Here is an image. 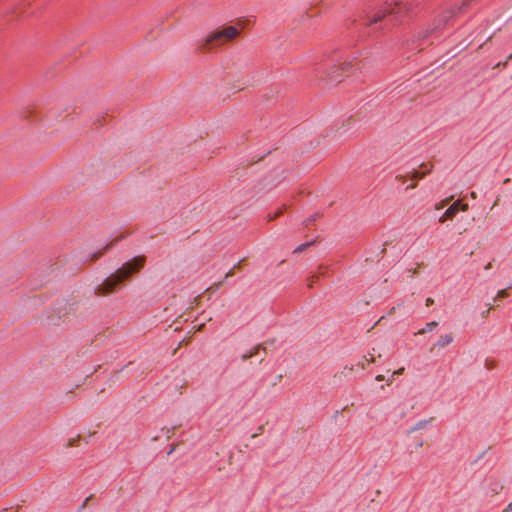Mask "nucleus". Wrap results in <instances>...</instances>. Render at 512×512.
I'll return each instance as SVG.
<instances>
[{
    "label": "nucleus",
    "instance_id": "f257e3e1",
    "mask_svg": "<svg viewBox=\"0 0 512 512\" xmlns=\"http://www.w3.org/2000/svg\"><path fill=\"white\" fill-rule=\"evenodd\" d=\"M144 262L145 258L138 256L124 263L114 273L95 286L94 294L103 297L116 293L121 288V283L132 274L137 273L144 266Z\"/></svg>",
    "mask_w": 512,
    "mask_h": 512
},
{
    "label": "nucleus",
    "instance_id": "f03ea898",
    "mask_svg": "<svg viewBox=\"0 0 512 512\" xmlns=\"http://www.w3.org/2000/svg\"><path fill=\"white\" fill-rule=\"evenodd\" d=\"M238 34L239 30L234 26H227L221 30H215L205 37L200 47L203 50H211L234 39Z\"/></svg>",
    "mask_w": 512,
    "mask_h": 512
},
{
    "label": "nucleus",
    "instance_id": "7ed1b4c3",
    "mask_svg": "<svg viewBox=\"0 0 512 512\" xmlns=\"http://www.w3.org/2000/svg\"><path fill=\"white\" fill-rule=\"evenodd\" d=\"M407 10L406 4H403L401 1L395 0L393 2H387L382 9L377 11L375 15L370 18L368 24L371 25L381 21L386 15H394Z\"/></svg>",
    "mask_w": 512,
    "mask_h": 512
},
{
    "label": "nucleus",
    "instance_id": "20e7f679",
    "mask_svg": "<svg viewBox=\"0 0 512 512\" xmlns=\"http://www.w3.org/2000/svg\"><path fill=\"white\" fill-rule=\"evenodd\" d=\"M453 16V11L449 10L437 17L433 22L432 28H426L420 30L413 38L412 42H416L419 40L426 39L433 31L440 29L442 26H444L448 20Z\"/></svg>",
    "mask_w": 512,
    "mask_h": 512
},
{
    "label": "nucleus",
    "instance_id": "39448f33",
    "mask_svg": "<svg viewBox=\"0 0 512 512\" xmlns=\"http://www.w3.org/2000/svg\"><path fill=\"white\" fill-rule=\"evenodd\" d=\"M468 208V204H461L460 201L457 200L448 207L445 213L440 217L439 222L444 223L446 220L453 219L459 210L467 211Z\"/></svg>",
    "mask_w": 512,
    "mask_h": 512
},
{
    "label": "nucleus",
    "instance_id": "423d86ee",
    "mask_svg": "<svg viewBox=\"0 0 512 512\" xmlns=\"http://www.w3.org/2000/svg\"><path fill=\"white\" fill-rule=\"evenodd\" d=\"M81 306H82L81 303L78 301L68 304V306L66 308L67 311L64 314L63 322H69L74 318H79V317L84 316V312L79 311Z\"/></svg>",
    "mask_w": 512,
    "mask_h": 512
},
{
    "label": "nucleus",
    "instance_id": "0eeeda50",
    "mask_svg": "<svg viewBox=\"0 0 512 512\" xmlns=\"http://www.w3.org/2000/svg\"><path fill=\"white\" fill-rule=\"evenodd\" d=\"M453 340L454 336L452 333L440 335L437 341L431 346L430 352H433L435 349H444L445 347L449 346L453 342Z\"/></svg>",
    "mask_w": 512,
    "mask_h": 512
},
{
    "label": "nucleus",
    "instance_id": "6e6552de",
    "mask_svg": "<svg viewBox=\"0 0 512 512\" xmlns=\"http://www.w3.org/2000/svg\"><path fill=\"white\" fill-rule=\"evenodd\" d=\"M428 172L429 171H413L410 176L411 183L410 185H407L406 190L415 188L417 186V181L424 178Z\"/></svg>",
    "mask_w": 512,
    "mask_h": 512
},
{
    "label": "nucleus",
    "instance_id": "1a4fd4ad",
    "mask_svg": "<svg viewBox=\"0 0 512 512\" xmlns=\"http://www.w3.org/2000/svg\"><path fill=\"white\" fill-rule=\"evenodd\" d=\"M351 66L350 63H345L342 67H341V70L342 71H346L349 67ZM334 70L332 72L329 73V77H330V80L333 81V82H338L339 81V76H340V73H338V71L340 70V68H333Z\"/></svg>",
    "mask_w": 512,
    "mask_h": 512
},
{
    "label": "nucleus",
    "instance_id": "9d476101",
    "mask_svg": "<svg viewBox=\"0 0 512 512\" xmlns=\"http://www.w3.org/2000/svg\"><path fill=\"white\" fill-rule=\"evenodd\" d=\"M438 325L439 324L436 321L428 322L422 329H420L418 332H416L415 335H423V334L432 332L435 328L438 327Z\"/></svg>",
    "mask_w": 512,
    "mask_h": 512
},
{
    "label": "nucleus",
    "instance_id": "9b49d317",
    "mask_svg": "<svg viewBox=\"0 0 512 512\" xmlns=\"http://www.w3.org/2000/svg\"><path fill=\"white\" fill-rule=\"evenodd\" d=\"M429 421L428 420H420L413 427L410 428L409 433L416 432L418 430H423L427 427Z\"/></svg>",
    "mask_w": 512,
    "mask_h": 512
},
{
    "label": "nucleus",
    "instance_id": "f8f14e48",
    "mask_svg": "<svg viewBox=\"0 0 512 512\" xmlns=\"http://www.w3.org/2000/svg\"><path fill=\"white\" fill-rule=\"evenodd\" d=\"M258 351H259V346H256V347H254L250 352H248V353H246V354H243V355H242V359H243V360H246V359H248V358H251V357H253L254 355H256V354L258 353Z\"/></svg>",
    "mask_w": 512,
    "mask_h": 512
},
{
    "label": "nucleus",
    "instance_id": "ddd939ff",
    "mask_svg": "<svg viewBox=\"0 0 512 512\" xmlns=\"http://www.w3.org/2000/svg\"><path fill=\"white\" fill-rule=\"evenodd\" d=\"M452 199V197L450 198H446L440 202H438L436 205H435V209L436 210H440V209H443L449 202L450 200Z\"/></svg>",
    "mask_w": 512,
    "mask_h": 512
},
{
    "label": "nucleus",
    "instance_id": "4468645a",
    "mask_svg": "<svg viewBox=\"0 0 512 512\" xmlns=\"http://www.w3.org/2000/svg\"><path fill=\"white\" fill-rule=\"evenodd\" d=\"M508 296V293H507V290L506 289H501L497 292L496 296L494 297V301H497L501 298H505Z\"/></svg>",
    "mask_w": 512,
    "mask_h": 512
},
{
    "label": "nucleus",
    "instance_id": "2eb2a0df",
    "mask_svg": "<svg viewBox=\"0 0 512 512\" xmlns=\"http://www.w3.org/2000/svg\"><path fill=\"white\" fill-rule=\"evenodd\" d=\"M512 60V53L510 55H508V57L506 58V60H503V62H499L495 65L494 68H499V67H506L507 66V63Z\"/></svg>",
    "mask_w": 512,
    "mask_h": 512
},
{
    "label": "nucleus",
    "instance_id": "dca6fc26",
    "mask_svg": "<svg viewBox=\"0 0 512 512\" xmlns=\"http://www.w3.org/2000/svg\"><path fill=\"white\" fill-rule=\"evenodd\" d=\"M310 245H311L310 242L309 243H305V244H301L297 248H295L294 253H300V252L304 251Z\"/></svg>",
    "mask_w": 512,
    "mask_h": 512
},
{
    "label": "nucleus",
    "instance_id": "f3484780",
    "mask_svg": "<svg viewBox=\"0 0 512 512\" xmlns=\"http://www.w3.org/2000/svg\"><path fill=\"white\" fill-rule=\"evenodd\" d=\"M103 254L102 251H98L96 253H92L89 255L91 261L97 260Z\"/></svg>",
    "mask_w": 512,
    "mask_h": 512
},
{
    "label": "nucleus",
    "instance_id": "a211bd4d",
    "mask_svg": "<svg viewBox=\"0 0 512 512\" xmlns=\"http://www.w3.org/2000/svg\"><path fill=\"white\" fill-rule=\"evenodd\" d=\"M408 175H398L396 179L400 181L401 183L405 184L408 180Z\"/></svg>",
    "mask_w": 512,
    "mask_h": 512
},
{
    "label": "nucleus",
    "instance_id": "6ab92c4d",
    "mask_svg": "<svg viewBox=\"0 0 512 512\" xmlns=\"http://www.w3.org/2000/svg\"><path fill=\"white\" fill-rule=\"evenodd\" d=\"M282 214V210H278L277 212H275L273 215H269L268 216V220L271 221L275 218H277L278 216H280Z\"/></svg>",
    "mask_w": 512,
    "mask_h": 512
},
{
    "label": "nucleus",
    "instance_id": "aec40b11",
    "mask_svg": "<svg viewBox=\"0 0 512 512\" xmlns=\"http://www.w3.org/2000/svg\"><path fill=\"white\" fill-rule=\"evenodd\" d=\"M317 280H318V277H317V276H315V275H314V276H312V277H310V278H309L308 286H309V287H313L314 283H316V282H317Z\"/></svg>",
    "mask_w": 512,
    "mask_h": 512
},
{
    "label": "nucleus",
    "instance_id": "412c9836",
    "mask_svg": "<svg viewBox=\"0 0 512 512\" xmlns=\"http://www.w3.org/2000/svg\"><path fill=\"white\" fill-rule=\"evenodd\" d=\"M503 487L498 483H495V487L492 489L493 494H498Z\"/></svg>",
    "mask_w": 512,
    "mask_h": 512
},
{
    "label": "nucleus",
    "instance_id": "4be33fe9",
    "mask_svg": "<svg viewBox=\"0 0 512 512\" xmlns=\"http://www.w3.org/2000/svg\"><path fill=\"white\" fill-rule=\"evenodd\" d=\"M404 372V368H400L398 370H395L393 373H392V378H395V376L397 375H401L402 373Z\"/></svg>",
    "mask_w": 512,
    "mask_h": 512
},
{
    "label": "nucleus",
    "instance_id": "5701e85b",
    "mask_svg": "<svg viewBox=\"0 0 512 512\" xmlns=\"http://www.w3.org/2000/svg\"><path fill=\"white\" fill-rule=\"evenodd\" d=\"M501 512H512V502L509 503Z\"/></svg>",
    "mask_w": 512,
    "mask_h": 512
},
{
    "label": "nucleus",
    "instance_id": "b1692460",
    "mask_svg": "<svg viewBox=\"0 0 512 512\" xmlns=\"http://www.w3.org/2000/svg\"><path fill=\"white\" fill-rule=\"evenodd\" d=\"M492 308H493V306L489 305L488 309L486 311L482 312V317H487Z\"/></svg>",
    "mask_w": 512,
    "mask_h": 512
},
{
    "label": "nucleus",
    "instance_id": "393cba45",
    "mask_svg": "<svg viewBox=\"0 0 512 512\" xmlns=\"http://www.w3.org/2000/svg\"><path fill=\"white\" fill-rule=\"evenodd\" d=\"M369 356V358L365 357V360L371 363L375 362V357L373 356V354H369Z\"/></svg>",
    "mask_w": 512,
    "mask_h": 512
},
{
    "label": "nucleus",
    "instance_id": "a878e982",
    "mask_svg": "<svg viewBox=\"0 0 512 512\" xmlns=\"http://www.w3.org/2000/svg\"><path fill=\"white\" fill-rule=\"evenodd\" d=\"M433 303H434V300L432 298L429 297V298L426 299V302H425L426 306H430Z\"/></svg>",
    "mask_w": 512,
    "mask_h": 512
},
{
    "label": "nucleus",
    "instance_id": "bb28decb",
    "mask_svg": "<svg viewBox=\"0 0 512 512\" xmlns=\"http://www.w3.org/2000/svg\"><path fill=\"white\" fill-rule=\"evenodd\" d=\"M423 446V440H419L417 443H416V449H420L421 447Z\"/></svg>",
    "mask_w": 512,
    "mask_h": 512
},
{
    "label": "nucleus",
    "instance_id": "cd10ccee",
    "mask_svg": "<svg viewBox=\"0 0 512 512\" xmlns=\"http://www.w3.org/2000/svg\"><path fill=\"white\" fill-rule=\"evenodd\" d=\"M377 381H383L385 377L383 375H377L375 378Z\"/></svg>",
    "mask_w": 512,
    "mask_h": 512
},
{
    "label": "nucleus",
    "instance_id": "c85d7f7f",
    "mask_svg": "<svg viewBox=\"0 0 512 512\" xmlns=\"http://www.w3.org/2000/svg\"><path fill=\"white\" fill-rule=\"evenodd\" d=\"M395 378H392V375L388 378L387 380V385H390L393 381H394Z\"/></svg>",
    "mask_w": 512,
    "mask_h": 512
},
{
    "label": "nucleus",
    "instance_id": "c756f323",
    "mask_svg": "<svg viewBox=\"0 0 512 512\" xmlns=\"http://www.w3.org/2000/svg\"><path fill=\"white\" fill-rule=\"evenodd\" d=\"M470 196H471L472 199H476L477 194H476V192L473 191V192L470 193Z\"/></svg>",
    "mask_w": 512,
    "mask_h": 512
},
{
    "label": "nucleus",
    "instance_id": "7c9ffc66",
    "mask_svg": "<svg viewBox=\"0 0 512 512\" xmlns=\"http://www.w3.org/2000/svg\"><path fill=\"white\" fill-rule=\"evenodd\" d=\"M203 327H204V324H203V323H202V324H200V325L197 327V331H201V330L203 329Z\"/></svg>",
    "mask_w": 512,
    "mask_h": 512
},
{
    "label": "nucleus",
    "instance_id": "2f4dec72",
    "mask_svg": "<svg viewBox=\"0 0 512 512\" xmlns=\"http://www.w3.org/2000/svg\"><path fill=\"white\" fill-rule=\"evenodd\" d=\"M491 268V263H488L486 266H485V269H490Z\"/></svg>",
    "mask_w": 512,
    "mask_h": 512
},
{
    "label": "nucleus",
    "instance_id": "473e14b6",
    "mask_svg": "<svg viewBox=\"0 0 512 512\" xmlns=\"http://www.w3.org/2000/svg\"><path fill=\"white\" fill-rule=\"evenodd\" d=\"M409 272L411 273V275H414L416 273V269L414 270H409Z\"/></svg>",
    "mask_w": 512,
    "mask_h": 512
}]
</instances>
